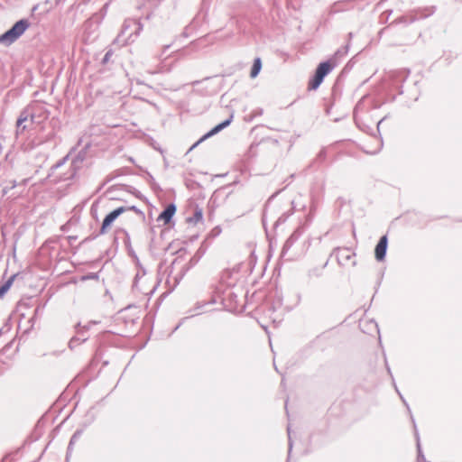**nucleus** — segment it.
<instances>
[{"instance_id":"obj_4","label":"nucleus","mask_w":462,"mask_h":462,"mask_svg":"<svg viewBox=\"0 0 462 462\" xmlns=\"http://www.w3.org/2000/svg\"><path fill=\"white\" fill-rule=\"evenodd\" d=\"M388 239L386 236H383L374 249V255L377 261H383L385 257Z\"/></svg>"},{"instance_id":"obj_3","label":"nucleus","mask_w":462,"mask_h":462,"mask_svg":"<svg viewBox=\"0 0 462 462\" xmlns=\"http://www.w3.org/2000/svg\"><path fill=\"white\" fill-rule=\"evenodd\" d=\"M125 211V208L124 207H120L111 213H109L103 220L102 226H101V233H106L107 229L110 227L112 223L119 217L122 213Z\"/></svg>"},{"instance_id":"obj_7","label":"nucleus","mask_w":462,"mask_h":462,"mask_svg":"<svg viewBox=\"0 0 462 462\" xmlns=\"http://www.w3.org/2000/svg\"><path fill=\"white\" fill-rule=\"evenodd\" d=\"M203 219V211L201 208L196 207L194 214L192 217L187 218V222L193 226H196Z\"/></svg>"},{"instance_id":"obj_1","label":"nucleus","mask_w":462,"mask_h":462,"mask_svg":"<svg viewBox=\"0 0 462 462\" xmlns=\"http://www.w3.org/2000/svg\"><path fill=\"white\" fill-rule=\"evenodd\" d=\"M28 23L24 20L17 22L10 30L0 36V43L9 45L20 37L27 29Z\"/></svg>"},{"instance_id":"obj_6","label":"nucleus","mask_w":462,"mask_h":462,"mask_svg":"<svg viewBox=\"0 0 462 462\" xmlns=\"http://www.w3.org/2000/svg\"><path fill=\"white\" fill-rule=\"evenodd\" d=\"M233 119V116H230V117L228 119H226V121H224L223 123L216 125L212 130H210L207 134H205L201 139H200V142L205 140L206 138L218 133L219 131H221L222 129H224L225 127H226L227 125H230L231 121Z\"/></svg>"},{"instance_id":"obj_9","label":"nucleus","mask_w":462,"mask_h":462,"mask_svg":"<svg viewBox=\"0 0 462 462\" xmlns=\"http://www.w3.org/2000/svg\"><path fill=\"white\" fill-rule=\"evenodd\" d=\"M261 69H262L261 59L260 58L254 59V64H253V67H252L251 72H250L251 78H255L259 74Z\"/></svg>"},{"instance_id":"obj_8","label":"nucleus","mask_w":462,"mask_h":462,"mask_svg":"<svg viewBox=\"0 0 462 462\" xmlns=\"http://www.w3.org/2000/svg\"><path fill=\"white\" fill-rule=\"evenodd\" d=\"M16 275H12L3 285L0 286V298H3L5 294L9 291L13 285Z\"/></svg>"},{"instance_id":"obj_10","label":"nucleus","mask_w":462,"mask_h":462,"mask_svg":"<svg viewBox=\"0 0 462 462\" xmlns=\"http://www.w3.org/2000/svg\"><path fill=\"white\" fill-rule=\"evenodd\" d=\"M28 120V115L26 113H22L20 117L17 120V125L20 126L23 122Z\"/></svg>"},{"instance_id":"obj_2","label":"nucleus","mask_w":462,"mask_h":462,"mask_svg":"<svg viewBox=\"0 0 462 462\" xmlns=\"http://www.w3.org/2000/svg\"><path fill=\"white\" fill-rule=\"evenodd\" d=\"M333 67H334L333 63H331L329 61L321 62L318 66L313 79H311L309 81L308 89L309 90L317 89L319 87V85L322 83L325 76H327L331 71Z\"/></svg>"},{"instance_id":"obj_5","label":"nucleus","mask_w":462,"mask_h":462,"mask_svg":"<svg viewBox=\"0 0 462 462\" xmlns=\"http://www.w3.org/2000/svg\"><path fill=\"white\" fill-rule=\"evenodd\" d=\"M176 212V207L170 204L159 216L158 219L162 220L164 224H168Z\"/></svg>"}]
</instances>
